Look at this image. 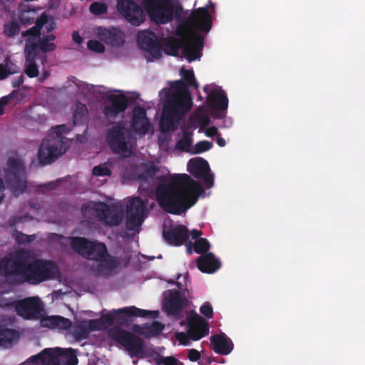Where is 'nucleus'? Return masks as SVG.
<instances>
[{
	"label": "nucleus",
	"instance_id": "nucleus-1",
	"mask_svg": "<svg viewBox=\"0 0 365 365\" xmlns=\"http://www.w3.org/2000/svg\"><path fill=\"white\" fill-rule=\"evenodd\" d=\"M155 161H148L140 165H131L125 171L126 178L138 180L142 189L150 188L154 180H159L155 189L157 201L168 213L181 215L192 207L205 190L197 181L187 174H174L167 178L158 176V168Z\"/></svg>",
	"mask_w": 365,
	"mask_h": 365
},
{
	"label": "nucleus",
	"instance_id": "nucleus-2",
	"mask_svg": "<svg viewBox=\"0 0 365 365\" xmlns=\"http://www.w3.org/2000/svg\"><path fill=\"white\" fill-rule=\"evenodd\" d=\"M31 253L29 250H19L11 257L0 261V275L13 284L24 282L38 284L58 274L55 262L42 259L31 262Z\"/></svg>",
	"mask_w": 365,
	"mask_h": 365
},
{
	"label": "nucleus",
	"instance_id": "nucleus-3",
	"mask_svg": "<svg viewBox=\"0 0 365 365\" xmlns=\"http://www.w3.org/2000/svg\"><path fill=\"white\" fill-rule=\"evenodd\" d=\"M187 86L181 80L173 83L172 88L175 91L168 93L159 122L161 132L168 133L176 130L179 125V120L190 111L192 100L184 95Z\"/></svg>",
	"mask_w": 365,
	"mask_h": 365
},
{
	"label": "nucleus",
	"instance_id": "nucleus-4",
	"mask_svg": "<svg viewBox=\"0 0 365 365\" xmlns=\"http://www.w3.org/2000/svg\"><path fill=\"white\" fill-rule=\"evenodd\" d=\"M184 24L191 32L192 41L183 45L182 54L189 62H192L201 57L204 44L203 36L196 31L208 32L212 27V17L207 7H200L192 11Z\"/></svg>",
	"mask_w": 365,
	"mask_h": 365
},
{
	"label": "nucleus",
	"instance_id": "nucleus-5",
	"mask_svg": "<svg viewBox=\"0 0 365 365\" xmlns=\"http://www.w3.org/2000/svg\"><path fill=\"white\" fill-rule=\"evenodd\" d=\"M71 129L65 124L53 127L48 135L43 140L38 152V160H56L62 155L68 145L63 133H68Z\"/></svg>",
	"mask_w": 365,
	"mask_h": 365
},
{
	"label": "nucleus",
	"instance_id": "nucleus-6",
	"mask_svg": "<svg viewBox=\"0 0 365 365\" xmlns=\"http://www.w3.org/2000/svg\"><path fill=\"white\" fill-rule=\"evenodd\" d=\"M0 307L14 308L16 314L26 319H38L43 310V304L37 297H26L24 299L9 302L4 299Z\"/></svg>",
	"mask_w": 365,
	"mask_h": 365
},
{
	"label": "nucleus",
	"instance_id": "nucleus-7",
	"mask_svg": "<svg viewBox=\"0 0 365 365\" xmlns=\"http://www.w3.org/2000/svg\"><path fill=\"white\" fill-rule=\"evenodd\" d=\"M176 286L179 290H168L169 294L165 298L163 307L168 316L180 319L183 317L184 308L188 304L189 290L184 289L179 282H176Z\"/></svg>",
	"mask_w": 365,
	"mask_h": 365
},
{
	"label": "nucleus",
	"instance_id": "nucleus-8",
	"mask_svg": "<svg viewBox=\"0 0 365 365\" xmlns=\"http://www.w3.org/2000/svg\"><path fill=\"white\" fill-rule=\"evenodd\" d=\"M71 246L83 257L96 262L108 255V252L105 243L97 240L91 241L83 237H73Z\"/></svg>",
	"mask_w": 365,
	"mask_h": 365
},
{
	"label": "nucleus",
	"instance_id": "nucleus-9",
	"mask_svg": "<svg viewBox=\"0 0 365 365\" xmlns=\"http://www.w3.org/2000/svg\"><path fill=\"white\" fill-rule=\"evenodd\" d=\"M110 337L125 348L130 356L140 358L145 353L144 340L135 334L121 328H113L110 330Z\"/></svg>",
	"mask_w": 365,
	"mask_h": 365
},
{
	"label": "nucleus",
	"instance_id": "nucleus-10",
	"mask_svg": "<svg viewBox=\"0 0 365 365\" xmlns=\"http://www.w3.org/2000/svg\"><path fill=\"white\" fill-rule=\"evenodd\" d=\"M150 19L157 24H165L173 19V4L170 0H142Z\"/></svg>",
	"mask_w": 365,
	"mask_h": 365
},
{
	"label": "nucleus",
	"instance_id": "nucleus-11",
	"mask_svg": "<svg viewBox=\"0 0 365 365\" xmlns=\"http://www.w3.org/2000/svg\"><path fill=\"white\" fill-rule=\"evenodd\" d=\"M5 168V180L14 192H24L26 189L24 161H7Z\"/></svg>",
	"mask_w": 365,
	"mask_h": 365
},
{
	"label": "nucleus",
	"instance_id": "nucleus-12",
	"mask_svg": "<svg viewBox=\"0 0 365 365\" xmlns=\"http://www.w3.org/2000/svg\"><path fill=\"white\" fill-rule=\"evenodd\" d=\"M146 215V202L140 197L131 198L126 207V229L129 231L135 230L141 226Z\"/></svg>",
	"mask_w": 365,
	"mask_h": 365
},
{
	"label": "nucleus",
	"instance_id": "nucleus-13",
	"mask_svg": "<svg viewBox=\"0 0 365 365\" xmlns=\"http://www.w3.org/2000/svg\"><path fill=\"white\" fill-rule=\"evenodd\" d=\"M92 205V209L96 212V216L99 220L108 226H118L122 220V215L115 207H110L108 205L98 202L88 204H83L81 207L83 212Z\"/></svg>",
	"mask_w": 365,
	"mask_h": 365
},
{
	"label": "nucleus",
	"instance_id": "nucleus-14",
	"mask_svg": "<svg viewBox=\"0 0 365 365\" xmlns=\"http://www.w3.org/2000/svg\"><path fill=\"white\" fill-rule=\"evenodd\" d=\"M117 9L133 26H140L145 20L144 11L133 0H118Z\"/></svg>",
	"mask_w": 365,
	"mask_h": 365
},
{
	"label": "nucleus",
	"instance_id": "nucleus-15",
	"mask_svg": "<svg viewBox=\"0 0 365 365\" xmlns=\"http://www.w3.org/2000/svg\"><path fill=\"white\" fill-rule=\"evenodd\" d=\"M109 104L106 105L103 114L106 120L113 123L119 114H123L129 106V98L125 95H111Z\"/></svg>",
	"mask_w": 365,
	"mask_h": 365
},
{
	"label": "nucleus",
	"instance_id": "nucleus-16",
	"mask_svg": "<svg viewBox=\"0 0 365 365\" xmlns=\"http://www.w3.org/2000/svg\"><path fill=\"white\" fill-rule=\"evenodd\" d=\"M114 314H123L127 317H150L152 318H155L157 317L158 312L141 309L135 306L126 307L117 310H113L112 312L103 314L100 318L101 324L106 326L113 325L115 318V315Z\"/></svg>",
	"mask_w": 365,
	"mask_h": 365
},
{
	"label": "nucleus",
	"instance_id": "nucleus-17",
	"mask_svg": "<svg viewBox=\"0 0 365 365\" xmlns=\"http://www.w3.org/2000/svg\"><path fill=\"white\" fill-rule=\"evenodd\" d=\"M125 128L122 123L113 126L108 133V142L110 149L117 153H124L128 151Z\"/></svg>",
	"mask_w": 365,
	"mask_h": 365
},
{
	"label": "nucleus",
	"instance_id": "nucleus-18",
	"mask_svg": "<svg viewBox=\"0 0 365 365\" xmlns=\"http://www.w3.org/2000/svg\"><path fill=\"white\" fill-rule=\"evenodd\" d=\"M188 327L187 335L193 341L200 340L209 333L207 322L202 317L197 314L190 317Z\"/></svg>",
	"mask_w": 365,
	"mask_h": 365
},
{
	"label": "nucleus",
	"instance_id": "nucleus-19",
	"mask_svg": "<svg viewBox=\"0 0 365 365\" xmlns=\"http://www.w3.org/2000/svg\"><path fill=\"white\" fill-rule=\"evenodd\" d=\"M46 23V16H39L35 21V25L21 32L25 40L24 51H35L36 41L41 36V30Z\"/></svg>",
	"mask_w": 365,
	"mask_h": 365
},
{
	"label": "nucleus",
	"instance_id": "nucleus-20",
	"mask_svg": "<svg viewBox=\"0 0 365 365\" xmlns=\"http://www.w3.org/2000/svg\"><path fill=\"white\" fill-rule=\"evenodd\" d=\"M189 230L184 225L171 227L163 232L165 240L170 245L180 246L185 243L189 238Z\"/></svg>",
	"mask_w": 365,
	"mask_h": 365
},
{
	"label": "nucleus",
	"instance_id": "nucleus-21",
	"mask_svg": "<svg viewBox=\"0 0 365 365\" xmlns=\"http://www.w3.org/2000/svg\"><path fill=\"white\" fill-rule=\"evenodd\" d=\"M49 365H77L78 358L74 349L57 348L55 352L51 351Z\"/></svg>",
	"mask_w": 365,
	"mask_h": 365
},
{
	"label": "nucleus",
	"instance_id": "nucleus-22",
	"mask_svg": "<svg viewBox=\"0 0 365 365\" xmlns=\"http://www.w3.org/2000/svg\"><path fill=\"white\" fill-rule=\"evenodd\" d=\"M131 127L135 133L145 135L150 127V123L147 118L146 110L140 106L133 109Z\"/></svg>",
	"mask_w": 365,
	"mask_h": 365
},
{
	"label": "nucleus",
	"instance_id": "nucleus-23",
	"mask_svg": "<svg viewBox=\"0 0 365 365\" xmlns=\"http://www.w3.org/2000/svg\"><path fill=\"white\" fill-rule=\"evenodd\" d=\"M204 91L208 93L209 105L214 110H225L228 107V98L221 87H216L212 91H208V86L204 87Z\"/></svg>",
	"mask_w": 365,
	"mask_h": 365
},
{
	"label": "nucleus",
	"instance_id": "nucleus-24",
	"mask_svg": "<svg viewBox=\"0 0 365 365\" xmlns=\"http://www.w3.org/2000/svg\"><path fill=\"white\" fill-rule=\"evenodd\" d=\"M98 36L101 41L111 46H120L125 42L123 33L117 28H99Z\"/></svg>",
	"mask_w": 365,
	"mask_h": 365
},
{
	"label": "nucleus",
	"instance_id": "nucleus-25",
	"mask_svg": "<svg viewBox=\"0 0 365 365\" xmlns=\"http://www.w3.org/2000/svg\"><path fill=\"white\" fill-rule=\"evenodd\" d=\"M97 262L98 264L95 270L96 275L103 277H108L113 275L119 265L118 259L115 256L109 255L108 252V255H105L103 258L97 261Z\"/></svg>",
	"mask_w": 365,
	"mask_h": 365
},
{
	"label": "nucleus",
	"instance_id": "nucleus-26",
	"mask_svg": "<svg viewBox=\"0 0 365 365\" xmlns=\"http://www.w3.org/2000/svg\"><path fill=\"white\" fill-rule=\"evenodd\" d=\"M197 267L203 273L212 274L220 268L221 262L213 253L207 252L198 257Z\"/></svg>",
	"mask_w": 365,
	"mask_h": 365
},
{
	"label": "nucleus",
	"instance_id": "nucleus-27",
	"mask_svg": "<svg viewBox=\"0 0 365 365\" xmlns=\"http://www.w3.org/2000/svg\"><path fill=\"white\" fill-rule=\"evenodd\" d=\"M210 341L212 345V350L220 355L229 354L234 347L231 339L224 333L212 336Z\"/></svg>",
	"mask_w": 365,
	"mask_h": 365
},
{
	"label": "nucleus",
	"instance_id": "nucleus-28",
	"mask_svg": "<svg viewBox=\"0 0 365 365\" xmlns=\"http://www.w3.org/2000/svg\"><path fill=\"white\" fill-rule=\"evenodd\" d=\"M138 43L153 55L159 54L160 46L154 32L143 31L138 36Z\"/></svg>",
	"mask_w": 365,
	"mask_h": 365
},
{
	"label": "nucleus",
	"instance_id": "nucleus-29",
	"mask_svg": "<svg viewBox=\"0 0 365 365\" xmlns=\"http://www.w3.org/2000/svg\"><path fill=\"white\" fill-rule=\"evenodd\" d=\"M41 324L43 327L51 329H68L71 327L72 322L69 319L54 315L42 319Z\"/></svg>",
	"mask_w": 365,
	"mask_h": 365
},
{
	"label": "nucleus",
	"instance_id": "nucleus-30",
	"mask_svg": "<svg viewBox=\"0 0 365 365\" xmlns=\"http://www.w3.org/2000/svg\"><path fill=\"white\" fill-rule=\"evenodd\" d=\"M56 37L54 34H46L41 36L36 41V47L35 54L38 56V51L43 53L52 52L56 49V44L53 42Z\"/></svg>",
	"mask_w": 365,
	"mask_h": 365
},
{
	"label": "nucleus",
	"instance_id": "nucleus-31",
	"mask_svg": "<svg viewBox=\"0 0 365 365\" xmlns=\"http://www.w3.org/2000/svg\"><path fill=\"white\" fill-rule=\"evenodd\" d=\"M24 53L26 61V66L24 68L25 73L29 78L37 77L39 74V71L36 63L37 56L35 54V51H24Z\"/></svg>",
	"mask_w": 365,
	"mask_h": 365
},
{
	"label": "nucleus",
	"instance_id": "nucleus-32",
	"mask_svg": "<svg viewBox=\"0 0 365 365\" xmlns=\"http://www.w3.org/2000/svg\"><path fill=\"white\" fill-rule=\"evenodd\" d=\"M187 170L196 178H201L206 172L210 171L208 161H188Z\"/></svg>",
	"mask_w": 365,
	"mask_h": 365
},
{
	"label": "nucleus",
	"instance_id": "nucleus-33",
	"mask_svg": "<svg viewBox=\"0 0 365 365\" xmlns=\"http://www.w3.org/2000/svg\"><path fill=\"white\" fill-rule=\"evenodd\" d=\"M88 110L86 106L81 102L76 104V108L73 114V121L74 125L86 124L88 121Z\"/></svg>",
	"mask_w": 365,
	"mask_h": 365
},
{
	"label": "nucleus",
	"instance_id": "nucleus-34",
	"mask_svg": "<svg viewBox=\"0 0 365 365\" xmlns=\"http://www.w3.org/2000/svg\"><path fill=\"white\" fill-rule=\"evenodd\" d=\"M192 138L189 133H184L182 138L180 139L175 147V150L180 152L190 153L192 150L191 147Z\"/></svg>",
	"mask_w": 365,
	"mask_h": 365
},
{
	"label": "nucleus",
	"instance_id": "nucleus-35",
	"mask_svg": "<svg viewBox=\"0 0 365 365\" xmlns=\"http://www.w3.org/2000/svg\"><path fill=\"white\" fill-rule=\"evenodd\" d=\"M18 337V333L12 329H0V346H5L11 344L16 338Z\"/></svg>",
	"mask_w": 365,
	"mask_h": 365
},
{
	"label": "nucleus",
	"instance_id": "nucleus-36",
	"mask_svg": "<svg viewBox=\"0 0 365 365\" xmlns=\"http://www.w3.org/2000/svg\"><path fill=\"white\" fill-rule=\"evenodd\" d=\"M49 356H51V349H44L39 354L31 356L28 361L36 364L41 363V365H49Z\"/></svg>",
	"mask_w": 365,
	"mask_h": 365
},
{
	"label": "nucleus",
	"instance_id": "nucleus-37",
	"mask_svg": "<svg viewBox=\"0 0 365 365\" xmlns=\"http://www.w3.org/2000/svg\"><path fill=\"white\" fill-rule=\"evenodd\" d=\"M89 333V328L86 322L76 325L73 328V336L78 341L87 339Z\"/></svg>",
	"mask_w": 365,
	"mask_h": 365
},
{
	"label": "nucleus",
	"instance_id": "nucleus-38",
	"mask_svg": "<svg viewBox=\"0 0 365 365\" xmlns=\"http://www.w3.org/2000/svg\"><path fill=\"white\" fill-rule=\"evenodd\" d=\"M20 31V26L16 21H11L4 24L3 34L7 38H14Z\"/></svg>",
	"mask_w": 365,
	"mask_h": 365
},
{
	"label": "nucleus",
	"instance_id": "nucleus-39",
	"mask_svg": "<svg viewBox=\"0 0 365 365\" xmlns=\"http://www.w3.org/2000/svg\"><path fill=\"white\" fill-rule=\"evenodd\" d=\"M182 46L181 41L175 38L169 39L165 44L167 53L173 56H178L179 51L180 48L182 49Z\"/></svg>",
	"mask_w": 365,
	"mask_h": 365
},
{
	"label": "nucleus",
	"instance_id": "nucleus-40",
	"mask_svg": "<svg viewBox=\"0 0 365 365\" xmlns=\"http://www.w3.org/2000/svg\"><path fill=\"white\" fill-rule=\"evenodd\" d=\"M180 74L182 76L184 81L186 82L187 86L198 88V83L195 79L193 71L187 70L184 68L180 69Z\"/></svg>",
	"mask_w": 365,
	"mask_h": 365
},
{
	"label": "nucleus",
	"instance_id": "nucleus-41",
	"mask_svg": "<svg viewBox=\"0 0 365 365\" xmlns=\"http://www.w3.org/2000/svg\"><path fill=\"white\" fill-rule=\"evenodd\" d=\"M194 251L197 254L204 255L210 248V244L206 238H200L193 245Z\"/></svg>",
	"mask_w": 365,
	"mask_h": 365
},
{
	"label": "nucleus",
	"instance_id": "nucleus-42",
	"mask_svg": "<svg viewBox=\"0 0 365 365\" xmlns=\"http://www.w3.org/2000/svg\"><path fill=\"white\" fill-rule=\"evenodd\" d=\"M19 21L24 26H28L35 23L36 17L34 11H22L19 16Z\"/></svg>",
	"mask_w": 365,
	"mask_h": 365
},
{
	"label": "nucleus",
	"instance_id": "nucleus-43",
	"mask_svg": "<svg viewBox=\"0 0 365 365\" xmlns=\"http://www.w3.org/2000/svg\"><path fill=\"white\" fill-rule=\"evenodd\" d=\"M9 61V58H6L5 59V64L0 63V81L6 78L9 75L19 72V68L18 66H16V70H12L11 68H8Z\"/></svg>",
	"mask_w": 365,
	"mask_h": 365
},
{
	"label": "nucleus",
	"instance_id": "nucleus-44",
	"mask_svg": "<svg viewBox=\"0 0 365 365\" xmlns=\"http://www.w3.org/2000/svg\"><path fill=\"white\" fill-rule=\"evenodd\" d=\"M212 147V143L207 140H202L197 143L194 147L192 148V154H199L209 150Z\"/></svg>",
	"mask_w": 365,
	"mask_h": 365
},
{
	"label": "nucleus",
	"instance_id": "nucleus-45",
	"mask_svg": "<svg viewBox=\"0 0 365 365\" xmlns=\"http://www.w3.org/2000/svg\"><path fill=\"white\" fill-rule=\"evenodd\" d=\"M89 10L94 15H102L107 13L108 7L105 3L93 2L90 5Z\"/></svg>",
	"mask_w": 365,
	"mask_h": 365
},
{
	"label": "nucleus",
	"instance_id": "nucleus-46",
	"mask_svg": "<svg viewBox=\"0 0 365 365\" xmlns=\"http://www.w3.org/2000/svg\"><path fill=\"white\" fill-rule=\"evenodd\" d=\"M87 46L89 50L97 53H103L105 51L104 45L97 40H89Z\"/></svg>",
	"mask_w": 365,
	"mask_h": 365
},
{
	"label": "nucleus",
	"instance_id": "nucleus-47",
	"mask_svg": "<svg viewBox=\"0 0 365 365\" xmlns=\"http://www.w3.org/2000/svg\"><path fill=\"white\" fill-rule=\"evenodd\" d=\"M179 360L174 356H161L156 359L157 365H178Z\"/></svg>",
	"mask_w": 365,
	"mask_h": 365
},
{
	"label": "nucleus",
	"instance_id": "nucleus-48",
	"mask_svg": "<svg viewBox=\"0 0 365 365\" xmlns=\"http://www.w3.org/2000/svg\"><path fill=\"white\" fill-rule=\"evenodd\" d=\"M36 238V236L34 235H28L26 234H24L21 232H16V240L19 244H24V243H29L34 240Z\"/></svg>",
	"mask_w": 365,
	"mask_h": 365
},
{
	"label": "nucleus",
	"instance_id": "nucleus-49",
	"mask_svg": "<svg viewBox=\"0 0 365 365\" xmlns=\"http://www.w3.org/2000/svg\"><path fill=\"white\" fill-rule=\"evenodd\" d=\"M92 173L95 176H109L111 175V171L107 167L97 165L93 168Z\"/></svg>",
	"mask_w": 365,
	"mask_h": 365
},
{
	"label": "nucleus",
	"instance_id": "nucleus-50",
	"mask_svg": "<svg viewBox=\"0 0 365 365\" xmlns=\"http://www.w3.org/2000/svg\"><path fill=\"white\" fill-rule=\"evenodd\" d=\"M164 329V325L157 321H155L152 323V324L148 328L149 332L153 335L156 336L160 334Z\"/></svg>",
	"mask_w": 365,
	"mask_h": 365
},
{
	"label": "nucleus",
	"instance_id": "nucleus-51",
	"mask_svg": "<svg viewBox=\"0 0 365 365\" xmlns=\"http://www.w3.org/2000/svg\"><path fill=\"white\" fill-rule=\"evenodd\" d=\"M200 312L208 319H211L213 317V309L208 302H205L200 307Z\"/></svg>",
	"mask_w": 365,
	"mask_h": 365
},
{
	"label": "nucleus",
	"instance_id": "nucleus-52",
	"mask_svg": "<svg viewBox=\"0 0 365 365\" xmlns=\"http://www.w3.org/2000/svg\"><path fill=\"white\" fill-rule=\"evenodd\" d=\"M203 180L205 185L207 188H211L214 185V176L210 171H207L201 178Z\"/></svg>",
	"mask_w": 365,
	"mask_h": 365
},
{
	"label": "nucleus",
	"instance_id": "nucleus-53",
	"mask_svg": "<svg viewBox=\"0 0 365 365\" xmlns=\"http://www.w3.org/2000/svg\"><path fill=\"white\" fill-rule=\"evenodd\" d=\"M86 323L88 324V328H89V331L101 330L103 328V324H101L100 319H91Z\"/></svg>",
	"mask_w": 365,
	"mask_h": 365
},
{
	"label": "nucleus",
	"instance_id": "nucleus-54",
	"mask_svg": "<svg viewBox=\"0 0 365 365\" xmlns=\"http://www.w3.org/2000/svg\"><path fill=\"white\" fill-rule=\"evenodd\" d=\"M40 16H46V23L43 26H45L47 33H50L55 29L56 23L53 19L49 20L48 16L45 14H42Z\"/></svg>",
	"mask_w": 365,
	"mask_h": 365
},
{
	"label": "nucleus",
	"instance_id": "nucleus-55",
	"mask_svg": "<svg viewBox=\"0 0 365 365\" xmlns=\"http://www.w3.org/2000/svg\"><path fill=\"white\" fill-rule=\"evenodd\" d=\"M187 358L191 361H197L200 358V353L194 349H192L189 351Z\"/></svg>",
	"mask_w": 365,
	"mask_h": 365
},
{
	"label": "nucleus",
	"instance_id": "nucleus-56",
	"mask_svg": "<svg viewBox=\"0 0 365 365\" xmlns=\"http://www.w3.org/2000/svg\"><path fill=\"white\" fill-rule=\"evenodd\" d=\"M205 135L210 138L217 135L218 129L215 126L210 127L205 130Z\"/></svg>",
	"mask_w": 365,
	"mask_h": 365
},
{
	"label": "nucleus",
	"instance_id": "nucleus-57",
	"mask_svg": "<svg viewBox=\"0 0 365 365\" xmlns=\"http://www.w3.org/2000/svg\"><path fill=\"white\" fill-rule=\"evenodd\" d=\"M174 14L176 19H180L183 13V8L182 5H173Z\"/></svg>",
	"mask_w": 365,
	"mask_h": 365
},
{
	"label": "nucleus",
	"instance_id": "nucleus-58",
	"mask_svg": "<svg viewBox=\"0 0 365 365\" xmlns=\"http://www.w3.org/2000/svg\"><path fill=\"white\" fill-rule=\"evenodd\" d=\"M24 77L23 75H21L18 78L13 80L12 86L14 88H19L24 83Z\"/></svg>",
	"mask_w": 365,
	"mask_h": 365
},
{
	"label": "nucleus",
	"instance_id": "nucleus-59",
	"mask_svg": "<svg viewBox=\"0 0 365 365\" xmlns=\"http://www.w3.org/2000/svg\"><path fill=\"white\" fill-rule=\"evenodd\" d=\"M72 38L76 43L78 44L81 43L83 41V38L79 35L78 31L73 32Z\"/></svg>",
	"mask_w": 365,
	"mask_h": 365
},
{
	"label": "nucleus",
	"instance_id": "nucleus-60",
	"mask_svg": "<svg viewBox=\"0 0 365 365\" xmlns=\"http://www.w3.org/2000/svg\"><path fill=\"white\" fill-rule=\"evenodd\" d=\"M59 181L60 180H56V182H50L43 186L46 187L47 190H53L58 186Z\"/></svg>",
	"mask_w": 365,
	"mask_h": 365
},
{
	"label": "nucleus",
	"instance_id": "nucleus-61",
	"mask_svg": "<svg viewBox=\"0 0 365 365\" xmlns=\"http://www.w3.org/2000/svg\"><path fill=\"white\" fill-rule=\"evenodd\" d=\"M216 143L220 147H224L226 145L225 140L220 135H217Z\"/></svg>",
	"mask_w": 365,
	"mask_h": 365
},
{
	"label": "nucleus",
	"instance_id": "nucleus-62",
	"mask_svg": "<svg viewBox=\"0 0 365 365\" xmlns=\"http://www.w3.org/2000/svg\"><path fill=\"white\" fill-rule=\"evenodd\" d=\"M190 235H191L192 239H197L202 235V232L201 230H192L190 232Z\"/></svg>",
	"mask_w": 365,
	"mask_h": 365
},
{
	"label": "nucleus",
	"instance_id": "nucleus-63",
	"mask_svg": "<svg viewBox=\"0 0 365 365\" xmlns=\"http://www.w3.org/2000/svg\"><path fill=\"white\" fill-rule=\"evenodd\" d=\"M7 103L6 97L0 100V115L4 113V106Z\"/></svg>",
	"mask_w": 365,
	"mask_h": 365
},
{
	"label": "nucleus",
	"instance_id": "nucleus-64",
	"mask_svg": "<svg viewBox=\"0 0 365 365\" xmlns=\"http://www.w3.org/2000/svg\"><path fill=\"white\" fill-rule=\"evenodd\" d=\"M50 75V73L47 71H44L40 78H38V81L40 83H43L46 79L48 78Z\"/></svg>",
	"mask_w": 365,
	"mask_h": 365
}]
</instances>
